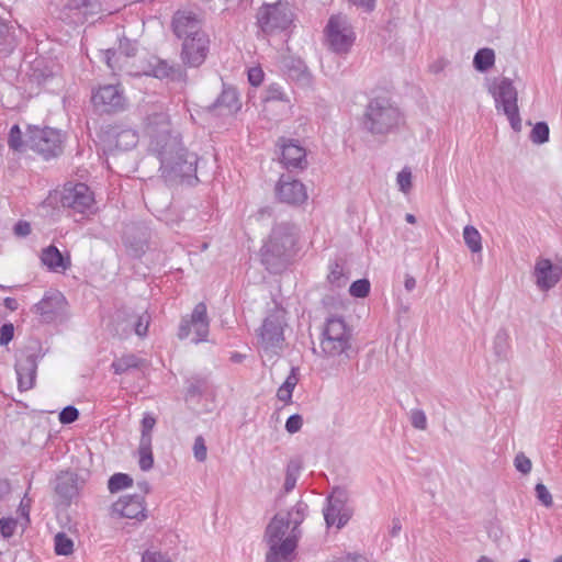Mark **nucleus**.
Wrapping results in <instances>:
<instances>
[{"label":"nucleus","instance_id":"52","mask_svg":"<svg viewBox=\"0 0 562 562\" xmlns=\"http://www.w3.org/2000/svg\"><path fill=\"white\" fill-rule=\"evenodd\" d=\"M297 481V471L292 469L290 465L286 469L285 480L283 484L284 493H290L296 484Z\"/></svg>","mask_w":562,"mask_h":562},{"label":"nucleus","instance_id":"14","mask_svg":"<svg viewBox=\"0 0 562 562\" xmlns=\"http://www.w3.org/2000/svg\"><path fill=\"white\" fill-rule=\"evenodd\" d=\"M60 202L64 207L85 213L93 207L94 196L89 187L80 182L65 186Z\"/></svg>","mask_w":562,"mask_h":562},{"label":"nucleus","instance_id":"18","mask_svg":"<svg viewBox=\"0 0 562 562\" xmlns=\"http://www.w3.org/2000/svg\"><path fill=\"white\" fill-rule=\"evenodd\" d=\"M112 512L120 517L136 519L138 521L147 517L144 497L140 495H124L120 497L112 505Z\"/></svg>","mask_w":562,"mask_h":562},{"label":"nucleus","instance_id":"4","mask_svg":"<svg viewBox=\"0 0 562 562\" xmlns=\"http://www.w3.org/2000/svg\"><path fill=\"white\" fill-rule=\"evenodd\" d=\"M265 538L269 546L267 562H289L299 538L286 522L285 516L277 514L266 528Z\"/></svg>","mask_w":562,"mask_h":562},{"label":"nucleus","instance_id":"44","mask_svg":"<svg viewBox=\"0 0 562 562\" xmlns=\"http://www.w3.org/2000/svg\"><path fill=\"white\" fill-rule=\"evenodd\" d=\"M536 496L538 501L546 507L553 505V498L547 486L542 483H538L535 487Z\"/></svg>","mask_w":562,"mask_h":562},{"label":"nucleus","instance_id":"63","mask_svg":"<svg viewBox=\"0 0 562 562\" xmlns=\"http://www.w3.org/2000/svg\"><path fill=\"white\" fill-rule=\"evenodd\" d=\"M404 286L405 289L411 292L412 290H414V288L416 286V280L414 277L412 276H406L405 278V281H404Z\"/></svg>","mask_w":562,"mask_h":562},{"label":"nucleus","instance_id":"17","mask_svg":"<svg viewBox=\"0 0 562 562\" xmlns=\"http://www.w3.org/2000/svg\"><path fill=\"white\" fill-rule=\"evenodd\" d=\"M276 194L280 202L289 205H301L307 200L305 186L290 176H281L276 187Z\"/></svg>","mask_w":562,"mask_h":562},{"label":"nucleus","instance_id":"62","mask_svg":"<svg viewBox=\"0 0 562 562\" xmlns=\"http://www.w3.org/2000/svg\"><path fill=\"white\" fill-rule=\"evenodd\" d=\"M331 562H368V560L362 555L348 554Z\"/></svg>","mask_w":562,"mask_h":562},{"label":"nucleus","instance_id":"38","mask_svg":"<svg viewBox=\"0 0 562 562\" xmlns=\"http://www.w3.org/2000/svg\"><path fill=\"white\" fill-rule=\"evenodd\" d=\"M549 126L546 122H538L530 133V139L533 144H544L549 140Z\"/></svg>","mask_w":562,"mask_h":562},{"label":"nucleus","instance_id":"39","mask_svg":"<svg viewBox=\"0 0 562 562\" xmlns=\"http://www.w3.org/2000/svg\"><path fill=\"white\" fill-rule=\"evenodd\" d=\"M74 542L65 533L59 532L55 536V551L58 555H68L72 553Z\"/></svg>","mask_w":562,"mask_h":562},{"label":"nucleus","instance_id":"12","mask_svg":"<svg viewBox=\"0 0 562 562\" xmlns=\"http://www.w3.org/2000/svg\"><path fill=\"white\" fill-rule=\"evenodd\" d=\"M284 317L282 312H274L266 317L260 329L259 341L266 353L278 355L283 347Z\"/></svg>","mask_w":562,"mask_h":562},{"label":"nucleus","instance_id":"47","mask_svg":"<svg viewBox=\"0 0 562 562\" xmlns=\"http://www.w3.org/2000/svg\"><path fill=\"white\" fill-rule=\"evenodd\" d=\"M515 468L522 474H528L531 471L532 463L528 457L522 452L518 453L514 460Z\"/></svg>","mask_w":562,"mask_h":562},{"label":"nucleus","instance_id":"1","mask_svg":"<svg viewBox=\"0 0 562 562\" xmlns=\"http://www.w3.org/2000/svg\"><path fill=\"white\" fill-rule=\"evenodd\" d=\"M145 133L149 138V150L159 159L160 170L168 181L195 175L198 157L182 146L177 134H172L166 113L148 115Z\"/></svg>","mask_w":562,"mask_h":562},{"label":"nucleus","instance_id":"64","mask_svg":"<svg viewBox=\"0 0 562 562\" xmlns=\"http://www.w3.org/2000/svg\"><path fill=\"white\" fill-rule=\"evenodd\" d=\"M401 529H402V525H401L400 519H393L391 535L393 537L397 536L400 533Z\"/></svg>","mask_w":562,"mask_h":562},{"label":"nucleus","instance_id":"57","mask_svg":"<svg viewBox=\"0 0 562 562\" xmlns=\"http://www.w3.org/2000/svg\"><path fill=\"white\" fill-rule=\"evenodd\" d=\"M10 27L9 25L0 20V47L4 45H10Z\"/></svg>","mask_w":562,"mask_h":562},{"label":"nucleus","instance_id":"7","mask_svg":"<svg viewBox=\"0 0 562 562\" xmlns=\"http://www.w3.org/2000/svg\"><path fill=\"white\" fill-rule=\"evenodd\" d=\"M495 108L502 111L508 119L512 128L515 132L521 131V119L518 109V92L509 78L499 79L491 90Z\"/></svg>","mask_w":562,"mask_h":562},{"label":"nucleus","instance_id":"37","mask_svg":"<svg viewBox=\"0 0 562 562\" xmlns=\"http://www.w3.org/2000/svg\"><path fill=\"white\" fill-rule=\"evenodd\" d=\"M8 145L14 151H22L24 146H27L26 139L23 140V138H22V132L18 124L13 125L10 128L9 137H8Z\"/></svg>","mask_w":562,"mask_h":562},{"label":"nucleus","instance_id":"36","mask_svg":"<svg viewBox=\"0 0 562 562\" xmlns=\"http://www.w3.org/2000/svg\"><path fill=\"white\" fill-rule=\"evenodd\" d=\"M327 279L330 284L336 288L345 286L348 281V277L345 274L344 268L338 262H335L330 266V271L327 276Z\"/></svg>","mask_w":562,"mask_h":562},{"label":"nucleus","instance_id":"42","mask_svg":"<svg viewBox=\"0 0 562 562\" xmlns=\"http://www.w3.org/2000/svg\"><path fill=\"white\" fill-rule=\"evenodd\" d=\"M273 101L289 102L285 94L281 91L280 87L277 85L270 86L266 90V92L262 97L263 103H269V102H273Z\"/></svg>","mask_w":562,"mask_h":562},{"label":"nucleus","instance_id":"33","mask_svg":"<svg viewBox=\"0 0 562 562\" xmlns=\"http://www.w3.org/2000/svg\"><path fill=\"white\" fill-rule=\"evenodd\" d=\"M495 61V54L494 50L491 48H481L476 52L473 65L476 70L479 71H486L490 69Z\"/></svg>","mask_w":562,"mask_h":562},{"label":"nucleus","instance_id":"26","mask_svg":"<svg viewBox=\"0 0 562 562\" xmlns=\"http://www.w3.org/2000/svg\"><path fill=\"white\" fill-rule=\"evenodd\" d=\"M213 108L227 113L237 111L239 109L237 91L234 88L223 89L222 93L214 102Z\"/></svg>","mask_w":562,"mask_h":562},{"label":"nucleus","instance_id":"35","mask_svg":"<svg viewBox=\"0 0 562 562\" xmlns=\"http://www.w3.org/2000/svg\"><path fill=\"white\" fill-rule=\"evenodd\" d=\"M133 484V479L125 473H115L108 482V488L111 493H116L123 488L130 487Z\"/></svg>","mask_w":562,"mask_h":562},{"label":"nucleus","instance_id":"20","mask_svg":"<svg viewBox=\"0 0 562 562\" xmlns=\"http://www.w3.org/2000/svg\"><path fill=\"white\" fill-rule=\"evenodd\" d=\"M533 277L536 285L541 291L552 289L561 278V270L559 267L553 266L550 259H538L533 268Z\"/></svg>","mask_w":562,"mask_h":562},{"label":"nucleus","instance_id":"19","mask_svg":"<svg viewBox=\"0 0 562 562\" xmlns=\"http://www.w3.org/2000/svg\"><path fill=\"white\" fill-rule=\"evenodd\" d=\"M53 486L59 503L64 505H69L78 496L80 490L78 475L70 471L57 474Z\"/></svg>","mask_w":562,"mask_h":562},{"label":"nucleus","instance_id":"51","mask_svg":"<svg viewBox=\"0 0 562 562\" xmlns=\"http://www.w3.org/2000/svg\"><path fill=\"white\" fill-rule=\"evenodd\" d=\"M156 425V419L150 415H145L142 420V435L140 438H147L151 441V430Z\"/></svg>","mask_w":562,"mask_h":562},{"label":"nucleus","instance_id":"27","mask_svg":"<svg viewBox=\"0 0 562 562\" xmlns=\"http://www.w3.org/2000/svg\"><path fill=\"white\" fill-rule=\"evenodd\" d=\"M307 505L300 501L297 502L293 508L288 512L284 516L286 522L292 528V531L295 533L297 538L301 537V530L299 529L300 525L303 522L306 516Z\"/></svg>","mask_w":562,"mask_h":562},{"label":"nucleus","instance_id":"61","mask_svg":"<svg viewBox=\"0 0 562 562\" xmlns=\"http://www.w3.org/2000/svg\"><path fill=\"white\" fill-rule=\"evenodd\" d=\"M14 233L18 236H27L31 233V226L27 222L20 221L14 226Z\"/></svg>","mask_w":562,"mask_h":562},{"label":"nucleus","instance_id":"3","mask_svg":"<svg viewBox=\"0 0 562 562\" xmlns=\"http://www.w3.org/2000/svg\"><path fill=\"white\" fill-rule=\"evenodd\" d=\"M296 241V227L291 223H279L261 248V260L267 269L278 273L291 257Z\"/></svg>","mask_w":562,"mask_h":562},{"label":"nucleus","instance_id":"30","mask_svg":"<svg viewBox=\"0 0 562 562\" xmlns=\"http://www.w3.org/2000/svg\"><path fill=\"white\" fill-rule=\"evenodd\" d=\"M144 364V361L135 355H124L121 358L115 359L111 368L115 374H123L132 369H138Z\"/></svg>","mask_w":562,"mask_h":562},{"label":"nucleus","instance_id":"50","mask_svg":"<svg viewBox=\"0 0 562 562\" xmlns=\"http://www.w3.org/2000/svg\"><path fill=\"white\" fill-rule=\"evenodd\" d=\"M16 528V520L13 518H1L0 519V531L3 538H10Z\"/></svg>","mask_w":562,"mask_h":562},{"label":"nucleus","instance_id":"21","mask_svg":"<svg viewBox=\"0 0 562 562\" xmlns=\"http://www.w3.org/2000/svg\"><path fill=\"white\" fill-rule=\"evenodd\" d=\"M37 362L33 353H22L15 363L19 389L29 391L34 386L36 378Z\"/></svg>","mask_w":562,"mask_h":562},{"label":"nucleus","instance_id":"31","mask_svg":"<svg viewBox=\"0 0 562 562\" xmlns=\"http://www.w3.org/2000/svg\"><path fill=\"white\" fill-rule=\"evenodd\" d=\"M186 384L187 398L201 397L203 394H205L209 387L207 378L204 375H192L187 380Z\"/></svg>","mask_w":562,"mask_h":562},{"label":"nucleus","instance_id":"48","mask_svg":"<svg viewBox=\"0 0 562 562\" xmlns=\"http://www.w3.org/2000/svg\"><path fill=\"white\" fill-rule=\"evenodd\" d=\"M193 453H194V458L200 462H203L206 459L207 449H206L205 441L202 436H198L195 438L194 445H193Z\"/></svg>","mask_w":562,"mask_h":562},{"label":"nucleus","instance_id":"40","mask_svg":"<svg viewBox=\"0 0 562 562\" xmlns=\"http://www.w3.org/2000/svg\"><path fill=\"white\" fill-rule=\"evenodd\" d=\"M149 322H150V316L147 312H144L138 316H133L131 319V324L134 328V331L139 337L146 336L148 326H149Z\"/></svg>","mask_w":562,"mask_h":562},{"label":"nucleus","instance_id":"55","mask_svg":"<svg viewBox=\"0 0 562 562\" xmlns=\"http://www.w3.org/2000/svg\"><path fill=\"white\" fill-rule=\"evenodd\" d=\"M91 5V0H69L68 2V8L70 10H77L83 15L88 13V8Z\"/></svg>","mask_w":562,"mask_h":562},{"label":"nucleus","instance_id":"58","mask_svg":"<svg viewBox=\"0 0 562 562\" xmlns=\"http://www.w3.org/2000/svg\"><path fill=\"white\" fill-rule=\"evenodd\" d=\"M349 3L361 9L364 12H371L374 9L375 0H348Z\"/></svg>","mask_w":562,"mask_h":562},{"label":"nucleus","instance_id":"8","mask_svg":"<svg viewBox=\"0 0 562 562\" xmlns=\"http://www.w3.org/2000/svg\"><path fill=\"white\" fill-rule=\"evenodd\" d=\"M294 13L289 2L266 3L258 9L257 24L266 34L285 31L293 22Z\"/></svg>","mask_w":562,"mask_h":562},{"label":"nucleus","instance_id":"43","mask_svg":"<svg viewBox=\"0 0 562 562\" xmlns=\"http://www.w3.org/2000/svg\"><path fill=\"white\" fill-rule=\"evenodd\" d=\"M396 182L398 184L400 190L403 193H408L412 189V172L408 168L402 169L397 173Z\"/></svg>","mask_w":562,"mask_h":562},{"label":"nucleus","instance_id":"15","mask_svg":"<svg viewBox=\"0 0 562 562\" xmlns=\"http://www.w3.org/2000/svg\"><path fill=\"white\" fill-rule=\"evenodd\" d=\"M94 108L101 112H116L125 106L123 90L117 85H105L99 87L92 94Z\"/></svg>","mask_w":562,"mask_h":562},{"label":"nucleus","instance_id":"13","mask_svg":"<svg viewBox=\"0 0 562 562\" xmlns=\"http://www.w3.org/2000/svg\"><path fill=\"white\" fill-rule=\"evenodd\" d=\"M209 326L210 322L206 313V305L201 302L198 303L193 308L190 319H182L178 336L180 339H184L189 337L191 330L193 329L195 334L193 342L198 344L206 339L209 335Z\"/></svg>","mask_w":562,"mask_h":562},{"label":"nucleus","instance_id":"23","mask_svg":"<svg viewBox=\"0 0 562 562\" xmlns=\"http://www.w3.org/2000/svg\"><path fill=\"white\" fill-rule=\"evenodd\" d=\"M135 47L128 42L121 43L119 50L108 49L104 53V59L110 69L115 71H122L126 67L128 58L135 55Z\"/></svg>","mask_w":562,"mask_h":562},{"label":"nucleus","instance_id":"54","mask_svg":"<svg viewBox=\"0 0 562 562\" xmlns=\"http://www.w3.org/2000/svg\"><path fill=\"white\" fill-rule=\"evenodd\" d=\"M14 335V327L11 323L3 324L0 328V345H8Z\"/></svg>","mask_w":562,"mask_h":562},{"label":"nucleus","instance_id":"56","mask_svg":"<svg viewBox=\"0 0 562 562\" xmlns=\"http://www.w3.org/2000/svg\"><path fill=\"white\" fill-rule=\"evenodd\" d=\"M248 80L252 86H259L263 80V71L259 67H254L248 70Z\"/></svg>","mask_w":562,"mask_h":562},{"label":"nucleus","instance_id":"2","mask_svg":"<svg viewBox=\"0 0 562 562\" xmlns=\"http://www.w3.org/2000/svg\"><path fill=\"white\" fill-rule=\"evenodd\" d=\"M175 34L183 38L181 58L190 67H199L206 58L209 38L191 11H178L172 20Z\"/></svg>","mask_w":562,"mask_h":562},{"label":"nucleus","instance_id":"6","mask_svg":"<svg viewBox=\"0 0 562 562\" xmlns=\"http://www.w3.org/2000/svg\"><path fill=\"white\" fill-rule=\"evenodd\" d=\"M402 122L400 109L385 98L372 99L364 112L363 126L373 135L393 132Z\"/></svg>","mask_w":562,"mask_h":562},{"label":"nucleus","instance_id":"16","mask_svg":"<svg viewBox=\"0 0 562 562\" xmlns=\"http://www.w3.org/2000/svg\"><path fill=\"white\" fill-rule=\"evenodd\" d=\"M67 302L60 292L47 293L35 306L34 311L44 323H52L65 316Z\"/></svg>","mask_w":562,"mask_h":562},{"label":"nucleus","instance_id":"49","mask_svg":"<svg viewBox=\"0 0 562 562\" xmlns=\"http://www.w3.org/2000/svg\"><path fill=\"white\" fill-rule=\"evenodd\" d=\"M79 417V412L74 406H66L59 414V422L61 424H71Z\"/></svg>","mask_w":562,"mask_h":562},{"label":"nucleus","instance_id":"45","mask_svg":"<svg viewBox=\"0 0 562 562\" xmlns=\"http://www.w3.org/2000/svg\"><path fill=\"white\" fill-rule=\"evenodd\" d=\"M409 419L412 426L419 430H425L427 428V417L424 411L422 409H412Z\"/></svg>","mask_w":562,"mask_h":562},{"label":"nucleus","instance_id":"46","mask_svg":"<svg viewBox=\"0 0 562 562\" xmlns=\"http://www.w3.org/2000/svg\"><path fill=\"white\" fill-rule=\"evenodd\" d=\"M142 562H172L167 553L156 550H147L143 553Z\"/></svg>","mask_w":562,"mask_h":562},{"label":"nucleus","instance_id":"41","mask_svg":"<svg viewBox=\"0 0 562 562\" xmlns=\"http://www.w3.org/2000/svg\"><path fill=\"white\" fill-rule=\"evenodd\" d=\"M349 292L353 297H366L370 292V282L367 279H359L349 288Z\"/></svg>","mask_w":562,"mask_h":562},{"label":"nucleus","instance_id":"60","mask_svg":"<svg viewBox=\"0 0 562 562\" xmlns=\"http://www.w3.org/2000/svg\"><path fill=\"white\" fill-rule=\"evenodd\" d=\"M292 393H293V391L291 389H289L288 386L281 385L278 389L277 397L279 398V401L288 404V403H291V401H292Z\"/></svg>","mask_w":562,"mask_h":562},{"label":"nucleus","instance_id":"9","mask_svg":"<svg viewBox=\"0 0 562 562\" xmlns=\"http://www.w3.org/2000/svg\"><path fill=\"white\" fill-rule=\"evenodd\" d=\"M325 33L329 48L337 54H347L356 40L349 19L341 13L329 18Z\"/></svg>","mask_w":562,"mask_h":562},{"label":"nucleus","instance_id":"5","mask_svg":"<svg viewBox=\"0 0 562 562\" xmlns=\"http://www.w3.org/2000/svg\"><path fill=\"white\" fill-rule=\"evenodd\" d=\"M351 328L342 317H328L324 324L319 341L321 352L325 358L350 359L352 351Z\"/></svg>","mask_w":562,"mask_h":562},{"label":"nucleus","instance_id":"53","mask_svg":"<svg viewBox=\"0 0 562 562\" xmlns=\"http://www.w3.org/2000/svg\"><path fill=\"white\" fill-rule=\"evenodd\" d=\"M302 425H303L302 416L299 414H294L288 418V420L285 423V429L290 434H295L302 428Z\"/></svg>","mask_w":562,"mask_h":562},{"label":"nucleus","instance_id":"11","mask_svg":"<svg viewBox=\"0 0 562 562\" xmlns=\"http://www.w3.org/2000/svg\"><path fill=\"white\" fill-rule=\"evenodd\" d=\"M349 494L344 487H335L327 498L324 518L328 527L342 528L351 518L353 509L349 506Z\"/></svg>","mask_w":562,"mask_h":562},{"label":"nucleus","instance_id":"32","mask_svg":"<svg viewBox=\"0 0 562 562\" xmlns=\"http://www.w3.org/2000/svg\"><path fill=\"white\" fill-rule=\"evenodd\" d=\"M137 453L139 468L143 471H149L154 465L151 441H148L147 438H140Z\"/></svg>","mask_w":562,"mask_h":562},{"label":"nucleus","instance_id":"29","mask_svg":"<svg viewBox=\"0 0 562 562\" xmlns=\"http://www.w3.org/2000/svg\"><path fill=\"white\" fill-rule=\"evenodd\" d=\"M115 147L121 150H130L138 143V135L132 128H122L113 133Z\"/></svg>","mask_w":562,"mask_h":562},{"label":"nucleus","instance_id":"34","mask_svg":"<svg viewBox=\"0 0 562 562\" xmlns=\"http://www.w3.org/2000/svg\"><path fill=\"white\" fill-rule=\"evenodd\" d=\"M463 239L472 252L476 254L482 250V236L474 226L467 225L463 228Z\"/></svg>","mask_w":562,"mask_h":562},{"label":"nucleus","instance_id":"59","mask_svg":"<svg viewBox=\"0 0 562 562\" xmlns=\"http://www.w3.org/2000/svg\"><path fill=\"white\" fill-rule=\"evenodd\" d=\"M299 382V369L292 368L290 374L286 376L285 381L283 382V386H288L292 391L295 389L296 384Z\"/></svg>","mask_w":562,"mask_h":562},{"label":"nucleus","instance_id":"10","mask_svg":"<svg viewBox=\"0 0 562 562\" xmlns=\"http://www.w3.org/2000/svg\"><path fill=\"white\" fill-rule=\"evenodd\" d=\"M61 144V135L54 128L31 125L27 127L26 145L46 159L60 155Z\"/></svg>","mask_w":562,"mask_h":562},{"label":"nucleus","instance_id":"22","mask_svg":"<svg viewBox=\"0 0 562 562\" xmlns=\"http://www.w3.org/2000/svg\"><path fill=\"white\" fill-rule=\"evenodd\" d=\"M281 161L286 169L306 167V151L299 144L290 140L282 145V157Z\"/></svg>","mask_w":562,"mask_h":562},{"label":"nucleus","instance_id":"28","mask_svg":"<svg viewBox=\"0 0 562 562\" xmlns=\"http://www.w3.org/2000/svg\"><path fill=\"white\" fill-rule=\"evenodd\" d=\"M509 350V331L506 328H499L493 338V351L498 359L505 360L508 358Z\"/></svg>","mask_w":562,"mask_h":562},{"label":"nucleus","instance_id":"24","mask_svg":"<svg viewBox=\"0 0 562 562\" xmlns=\"http://www.w3.org/2000/svg\"><path fill=\"white\" fill-rule=\"evenodd\" d=\"M41 260L52 271H65L70 267L69 257L65 258L53 245L43 249Z\"/></svg>","mask_w":562,"mask_h":562},{"label":"nucleus","instance_id":"25","mask_svg":"<svg viewBox=\"0 0 562 562\" xmlns=\"http://www.w3.org/2000/svg\"><path fill=\"white\" fill-rule=\"evenodd\" d=\"M150 70L147 72L156 78H170V79H181L183 72L180 67H175L173 65L168 64L166 60L155 59L149 64Z\"/></svg>","mask_w":562,"mask_h":562}]
</instances>
